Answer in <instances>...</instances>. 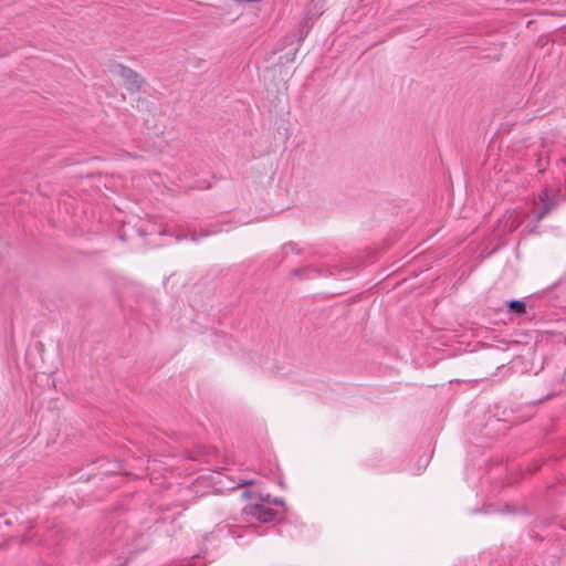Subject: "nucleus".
<instances>
[{
	"label": "nucleus",
	"instance_id": "1",
	"mask_svg": "<svg viewBox=\"0 0 566 566\" xmlns=\"http://www.w3.org/2000/svg\"><path fill=\"white\" fill-rule=\"evenodd\" d=\"M560 195L554 193L552 189H544L538 193L534 208L526 213L535 223L539 222L547 213H549L557 205V198Z\"/></svg>",
	"mask_w": 566,
	"mask_h": 566
},
{
	"label": "nucleus",
	"instance_id": "2",
	"mask_svg": "<svg viewBox=\"0 0 566 566\" xmlns=\"http://www.w3.org/2000/svg\"><path fill=\"white\" fill-rule=\"evenodd\" d=\"M109 72L120 77L129 92L138 91L142 86V77L135 71L123 64L114 63L111 65Z\"/></svg>",
	"mask_w": 566,
	"mask_h": 566
},
{
	"label": "nucleus",
	"instance_id": "3",
	"mask_svg": "<svg viewBox=\"0 0 566 566\" xmlns=\"http://www.w3.org/2000/svg\"><path fill=\"white\" fill-rule=\"evenodd\" d=\"M243 512L247 516L254 517L261 523H269L276 516V511L270 506H266L265 503H254L247 505L243 509Z\"/></svg>",
	"mask_w": 566,
	"mask_h": 566
},
{
	"label": "nucleus",
	"instance_id": "4",
	"mask_svg": "<svg viewBox=\"0 0 566 566\" xmlns=\"http://www.w3.org/2000/svg\"><path fill=\"white\" fill-rule=\"evenodd\" d=\"M231 229H232V227L227 222H216V223L209 224V227L207 229H205L203 231H201L199 235L197 234V232H192L190 235V239L192 241L197 242V241H199L200 238L217 234V233H220L223 231L228 232Z\"/></svg>",
	"mask_w": 566,
	"mask_h": 566
},
{
	"label": "nucleus",
	"instance_id": "5",
	"mask_svg": "<svg viewBox=\"0 0 566 566\" xmlns=\"http://www.w3.org/2000/svg\"><path fill=\"white\" fill-rule=\"evenodd\" d=\"M258 472L268 478H276L279 468L275 462L269 461L268 464H260Z\"/></svg>",
	"mask_w": 566,
	"mask_h": 566
},
{
	"label": "nucleus",
	"instance_id": "6",
	"mask_svg": "<svg viewBox=\"0 0 566 566\" xmlns=\"http://www.w3.org/2000/svg\"><path fill=\"white\" fill-rule=\"evenodd\" d=\"M507 310L511 314L523 315L526 313V304L522 300H512L507 302Z\"/></svg>",
	"mask_w": 566,
	"mask_h": 566
},
{
	"label": "nucleus",
	"instance_id": "7",
	"mask_svg": "<svg viewBox=\"0 0 566 566\" xmlns=\"http://www.w3.org/2000/svg\"><path fill=\"white\" fill-rule=\"evenodd\" d=\"M258 499L259 501L256 503H265L266 506H270L271 504L284 506V501L282 497H272L270 494L260 493Z\"/></svg>",
	"mask_w": 566,
	"mask_h": 566
},
{
	"label": "nucleus",
	"instance_id": "8",
	"mask_svg": "<svg viewBox=\"0 0 566 566\" xmlns=\"http://www.w3.org/2000/svg\"><path fill=\"white\" fill-rule=\"evenodd\" d=\"M206 565V562L203 560V557L201 555H193L189 560H187L181 566H203Z\"/></svg>",
	"mask_w": 566,
	"mask_h": 566
},
{
	"label": "nucleus",
	"instance_id": "9",
	"mask_svg": "<svg viewBox=\"0 0 566 566\" xmlns=\"http://www.w3.org/2000/svg\"><path fill=\"white\" fill-rule=\"evenodd\" d=\"M178 179L184 182L185 187L187 188H199L200 186L196 185V184H190V182H187L188 180V177L186 174H184L182 176H178Z\"/></svg>",
	"mask_w": 566,
	"mask_h": 566
},
{
	"label": "nucleus",
	"instance_id": "10",
	"mask_svg": "<svg viewBox=\"0 0 566 566\" xmlns=\"http://www.w3.org/2000/svg\"><path fill=\"white\" fill-rule=\"evenodd\" d=\"M253 484V481L252 480H245V479H240L238 484L237 485H232V486H229L228 489H237V488H243V486H247V485H251Z\"/></svg>",
	"mask_w": 566,
	"mask_h": 566
},
{
	"label": "nucleus",
	"instance_id": "11",
	"mask_svg": "<svg viewBox=\"0 0 566 566\" xmlns=\"http://www.w3.org/2000/svg\"><path fill=\"white\" fill-rule=\"evenodd\" d=\"M161 143H163V139L159 138V145L158 146H156V145H153V146L144 145L143 147H144V149L146 151H155V150L161 151Z\"/></svg>",
	"mask_w": 566,
	"mask_h": 566
},
{
	"label": "nucleus",
	"instance_id": "12",
	"mask_svg": "<svg viewBox=\"0 0 566 566\" xmlns=\"http://www.w3.org/2000/svg\"><path fill=\"white\" fill-rule=\"evenodd\" d=\"M429 463V460L428 458H424L421 465L419 467V469L417 470V472H415L416 474L420 473L421 471H423L426 469V467L428 465Z\"/></svg>",
	"mask_w": 566,
	"mask_h": 566
},
{
	"label": "nucleus",
	"instance_id": "13",
	"mask_svg": "<svg viewBox=\"0 0 566 566\" xmlns=\"http://www.w3.org/2000/svg\"><path fill=\"white\" fill-rule=\"evenodd\" d=\"M295 247H296V244H295V243L290 242V243H286V244L283 247V249H284V251H287V250L294 251V250H295Z\"/></svg>",
	"mask_w": 566,
	"mask_h": 566
},
{
	"label": "nucleus",
	"instance_id": "14",
	"mask_svg": "<svg viewBox=\"0 0 566 566\" xmlns=\"http://www.w3.org/2000/svg\"><path fill=\"white\" fill-rule=\"evenodd\" d=\"M509 218L512 219V224H511L512 229L517 228L518 223H515V219H513V216H510Z\"/></svg>",
	"mask_w": 566,
	"mask_h": 566
},
{
	"label": "nucleus",
	"instance_id": "15",
	"mask_svg": "<svg viewBox=\"0 0 566 566\" xmlns=\"http://www.w3.org/2000/svg\"><path fill=\"white\" fill-rule=\"evenodd\" d=\"M243 495L247 496V497H252V494L249 491H244Z\"/></svg>",
	"mask_w": 566,
	"mask_h": 566
}]
</instances>
